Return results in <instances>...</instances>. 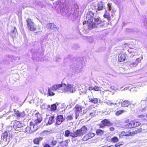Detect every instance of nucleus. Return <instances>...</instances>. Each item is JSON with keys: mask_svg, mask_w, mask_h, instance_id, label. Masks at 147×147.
Returning a JSON list of instances; mask_svg holds the SVG:
<instances>
[{"mask_svg": "<svg viewBox=\"0 0 147 147\" xmlns=\"http://www.w3.org/2000/svg\"><path fill=\"white\" fill-rule=\"evenodd\" d=\"M88 131V129L85 126H83L81 128L77 130L73 134V137H80L83 136Z\"/></svg>", "mask_w": 147, "mask_h": 147, "instance_id": "obj_1", "label": "nucleus"}, {"mask_svg": "<svg viewBox=\"0 0 147 147\" xmlns=\"http://www.w3.org/2000/svg\"><path fill=\"white\" fill-rule=\"evenodd\" d=\"M142 130V129L140 128L131 132L130 131H129L127 132L123 131L121 132L119 136H134L138 133H140L141 132Z\"/></svg>", "mask_w": 147, "mask_h": 147, "instance_id": "obj_2", "label": "nucleus"}, {"mask_svg": "<svg viewBox=\"0 0 147 147\" xmlns=\"http://www.w3.org/2000/svg\"><path fill=\"white\" fill-rule=\"evenodd\" d=\"M65 86V84L61 83L53 86L52 87L53 90H56L59 92H64L63 88Z\"/></svg>", "mask_w": 147, "mask_h": 147, "instance_id": "obj_3", "label": "nucleus"}, {"mask_svg": "<svg viewBox=\"0 0 147 147\" xmlns=\"http://www.w3.org/2000/svg\"><path fill=\"white\" fill-rule=\"evenodd\" d=\"M94 14L92 11H90L87 13L86 19L87 23L88 24L89 26L93 27L94 22H93Z\"/></svg>", "mask_w": 147, "mask_h": 147, "instance_id": "obj_4", "label": "nucleus"}, {"mask_svg": "<svg viewBox=\"0 0 147 147\" xmlns=\"http://www.w3.org/2000/svg\"><path fill=\"white\" fill-rule=\"evenodd\" d=\"M35 116L37 118L33 122H30V125L32 126L33 128L35 126L40 123L42 120V117L38 113H35Z\"/></svg>", "mask_w": 147, "mask_h": 147, "instance_id": "obj_5", "label": "nucleus"}, {"mask_svg": "<svg viewBox=\"0 0 147 147\" xmlns=\"http://www.w3.org/2000/svg\"><path fill=\"white\" fill-rule=\"evenodd\" d=\"M65 86L63 88L64 92H69L71 93L74 92L76 91V86L73 85L68 84L66 85L65 84Z\"/></svg>", "mask_w": 147, "mask_h": 147, "instance_id": "obj_6", "label": "nucleus"}, {"mask_svg": "<svg viewBox=\"0 0 147 147\" xmlns=\"http://www.w3.org/2000/svg\"><path fill=\"white\" fill-rule=\"evenodd\" d=\"M28 28L29 30L32 31H35L36 30V28L34 24L32 22V20L29 19H28L26 20Z\"/></svg>", "mask_w": 147, "mask_h": 147, "instance_id": "obj_7", "label": "nucleus"}, {"mask_svg": "<svg viewBox=\"0 0 147 147\" xmlns=\"http://www.w3.org/2000/svg\"><path fill=\"white\" fill-rule=\"evenodd\" d=\"M83 109V107L80 105H77L76 106L74 109H75L76 119H77V118L79 116V113L82 112Z\"/></svg>", "mask_w": 147, "mask_h": 147, "instance_id": "obj_8", "label": "nucleus"}, {"mask_svg": "<svg viewBox=\"0 0 147 147\" xmlns=\"http://www.w3.org/2000/svg\"><path fill=\"white\" fill-rule=\"evenodd\" d=\"M12 123L13 124V128L17 130H20L19 129H20L21 127V125L19 121H12Z\"/></svg>", "mask_w": 147, "mask_h": 147, "instance_id": "obj_9", "label": "nucleus"}, {"mask_svg": "<svg viewBox=\"0 0 147 147\" xmlns=\"http://www.w3.org/2000/svg\"><path fill=\"white\" fill-rule=\"evenodd\" d=\"M102 125H100V127L103 128L105 126H110L112 125V124L108 120L105 119L102 121Z\"/></svg>", "mask_w": 147, "mask_h": 147, "instance_id": "obj_10", "label": "nucleus"}, {"mask_svg": "<svg viewBox=\"0 0 147 147\" xmlns=\"http://www.w3.org/2000/svg\"><path fill=\"white\" fill-rule=\"evenodd\" d=\"M126 57V54L125 53L120 54L118 57V60L119 62H123L124 61Z\"/></svg>", "mask_w": 147, "mask_h": 147, "instance_id": "obj_11", "label": "nucleus"}, {"mask_svg": "<svg viewBox=\"0 0 147 147\" xmlns=\"http://www.w3.org/2000/svg\"><path fill=\"white\" fill-rule=\"evenodd\" d=\"M64 120L62 115H58L57 117L56 124L57 125H59L61 123L63 122Z\"/></svg>", "mask_w": 147, "mask_h": 147, "instance_id": "obj_12", "label": "nucleus"}, {"mask_svg": "<svg viewBox=\"0 0 147 147\" xmlns=\"http://www.w3.org/2000/svg\"><path fill=\"white\" fill-rule=\"evenodd\" d=\"M47 27L48 29L54 30H55L56 28V26L54 24L52 23L47 24Z\"/></svg>", "mask_w": 147, "mask_h": 147, "instance_id": "obj_13", "label": "nucleus"}, {"mask_svg": "<svg viewBox=\"0 0 147 147\" xmlns=\"http://www.w3.org/2000/svg\"><path fill=\"white\" fill-rule=\"evenodd\" d=\"M74 134V132H71L70 131L67 130H66L65 131V136L66 137H68L70 136L73 138L76 137H73V136H72Z\"/></svg>", "mask_w": 147, "mask_h": 147, "instance_id": "obj_14", "label": "nucleus"}, {"mask_svg": "<svg viewBox=\"0 0 147 147\" xmlns=\"http://www.w3.org/2000/svg\"><path fill=\"white\" fill-rule=\"evenodd\" d=\"M15 114L16 115L17 117H23L24 115V112H20L19 111H15Z\"/></svg>", "mask_w": 147, "mask_h": 147, "instance_id": "obj_15", "label": "nucleus"}, {"mask_svg": "<svg viewBox=\"0 0 147 147\" xmlns=\"http://www.w3.org/2000/svg\"><path fill=\"white\" fill-rule=\"evenodd\" d=\"M134 121H131L128 124L126 125L125 126L126 128H134Z\"/></svg>", "mask_w": 147, "mask_h": 147, "instance_id": "obj_16", "label": "nucleus"}, {"mask_svg": "<svg viewBox=\"0 0 147 147\" xmlns=\"http://www.w3.org/2000/svg\"><path fill=\"white\" fill-rule=\"evenodd\" d=\"M32 125H30V126L27 127L26 128L25 132H27L28 133H30L34 131V129L32 128Z\"/></svg>", "mask_w": 147, "mask_h": 147, "instance_id": "obj_17", "label": "nucleus"}, {"mask_svg": "<svg viewBox=\"0 0 147 147\" xmlns=\"http://www.w3.org/2000/svg\"><path fill=\"white\" fill-rule=\"evenodd\" d=\"M130 102L127 100H125L121 102V106L123 107H127L130 104Z\"/></svg>", "mask_w": 147, "mask_h": 147, "instance_id": "obj_18", "label": "nucleus"}, {"mask_svg": "<svg viewBox=\"0 0 147 147\" xmlns=\"http://www.w3.org/2000/svg\"><path fill=\"white\" fill-rule=\"evenodd\" d=\"M103 3L101 2H99L98 3V7L97 9L98 11L102 10L103 8Z\"/></svg>", "mask_w": 147, "mask_h": 147, "instance_id": "obj_19", "label": "nucleus"}, {"mask_svg": "<svg viewBox=\"0 0 147 147\" xmlns=\"http://www.w3.org/2000/svg\"><path fill=\"white\" fill-rule=\"evenodd\" d=\"M104 17L106 18H107L108 20H111V17L109 13L107 11H105V13L104 15Z\"/></svg>", "mask_w": 147, "mask_h": 147, "instance_id": "obj_20", "label": "nucleus"}, {"mask_svg": "<svg viewBox=\"0 0 147 147\" xmlns=\"http://www.w3.org/2000/svg\"><path fill=\"white\" fill-rule=\"evenodd\" d=\"M54 118L55 116H51L49 118L48 123L49 125H50L53 123L54 121Z\"/></svg>", "mask_w": 147, "mask_h": 147, "instance_id": "obj_21", "label": "nucleus"}, {"mask_svg": "<svg viewBox=\"0 0 147 147\" xmlns=\"http://www.w3.org/2000/svg\"><path fill=\"white\" fill-rule=\"evenodd\" d=\"M42 138L40 137H39L34 139V144H39V141L42 140Z\"/></svg>", "mask_w": 147, "mask_h": 147, "instance_id": "obj_22", "label": "nucleus"}, {"mask_svg": "<svg viewBox=\"0 0 147 147\" xmlns=\"http://www.w3.org/2000/svg\"><path fill=\"white\" fill-rule=\"evenodd\" d=\"M105 103L107 104L109 106H111L112 105H117V103H113L112 101L111 100H107L106 101Z\"/></svg>", "mask_w": 147, "mask_h": 147, "instance_id": "obj_23", "label": "nucleus"}, {"mask_svg": "<svg viewBox=\"0 0 147 147\" xmlns=\"http://www.w3.org/2000/svg\"><path fill=\"white\" fill-rule=\"evenodd\" d=\"M53 90L52 89L51 87L50 88H48V94L50 96H54L55 95V93H54L53 91Z\"/></svg>", "mask_w": 147, "mask_h": 147, "instance_id": "obj_24", "label": "nucleus"}, {"mask_svg": "<svg viewBox=\"0 0 147 147\" xmlns=\"http://www.w3.org/2000/svg\"><path fill=\"white\" fill-rule=\"evenodd\" d=\"M128 52L130 53H137V50L135 49L130 48L128 50Z\"/></svg>", "mask_w": 147, "mask_h": 147, "instance_id": "obj_25", "label": "nucleus"}, {"mask_svg": "<svg viewBox=\"0 0 147 147\" xmlns=\"http://www.w3.org/2000/svg\"><path fill=\"white\" fill-rule=\"evenodd\" d=\"M118 141V138L117 137L115 136L112 138L111 140V142L114 143L117 142Z\"/></svg>", "mask_w": 147, "mask_h": 147, "instance_id": "obj_26", "label": "nucleus"}, {"mask_svg": "<svg viewBox=\"0 0 147 147\" xmlns=\"http://www.w3.org/2000/svg\"><path fill=\"white\" fill-rule=\"evenodd\" d=\"M125 112V111L124 110H121L117 111L115 113V115L116 116H119L121 115L122 113Z\"/></svg>", "mask_w": 147, "mask_h": 147, "instance_id": "obj_27", "label": "nucleus"}, {"mask_svg": "<svg viewBox=\"0 0 147 147\" xmlns=\"http://www.w3.org/2000/svg\"><path fill=\"white\" fill-rule=\"evenodd\" d=\"M89 100H90V101L94 103V104L97 103L98 102V99L96 98H94V99H90L89 98Z\"/></svg>", "mask_w": 147, "mask_h": 147, "instance_id": "obj_28", "label": "nucleus"}, {"mask_svg": "<svg viewBox=\"0 0 147 147\" xmlns=\"http://www.w3.org/2000/svg\"><path fill=\"white\" fill-rule=\"evenodd\" d=\"M96 134L98 135H102L104 133V131L100 129H98L96 131Z\"/></svg>", "mask_w": 147, "mask_h": 147, "instance_id": "obj_29", "label": "nucleus"}, {"mask_svg": "<svg viewBox=\"0 0 147 147\" xmlns=\"http://www.w3.org/2000/svg\"><path fill=\"white\" fill-rule=\"evenodd\" d=\"M89 139V135L87 134L84 136L82 140L84 141H86Z\"/></svg>", "mask_w": 147, "mask_h": 147, "instance_id": "obj_30", "label": "nucleus"}, {"mask_svg": "<svg viewBox=\"0 0 147 147\" xmlns=\"http://www.w3.org/2000/svg\"><path fill=\"white\" fill-rule=\"evenodd\" d=\"M134 127L138 126L141 124V123L140 122L135 121H134Z\"/></svg>", "mask_w": 147, "mask_h": 147, "instance_id": "obj_31", "label": "nucleus"}, {"mask_svg": "<svg viewBox=\"0 0 147 147\" xmlns=\"http://www.w3.org/2000/svg\"><path fill=\"white\" fill-rule=\"evenodd\" d=\"M130 66L131 67H134L136 66L138 64L137 63L135 62H134L132 63H131L130 64H129Z\"/></svg>", "mask_w": 147, "mask_h": 147, "instance_id": "obj_32", "label": "nucleus"}, {"mask_svg": "<svg viewBox=\"0 0 147 147\" xmlns=\"http://www.w3.org/2000/svg\"><path fill=\"white\" fill-rule=\"evenodd\" d=\"M123 144V142H121L116 144L115 145V147H120Z\"/></svg>", "mask_w": 147, "mask_h": 147, "instance_id": "obj_33", "label": "nucleus"}, {"mask_svg": "<svg viewBox=\"0 0 147 147\" xmlns=\"http://www.w3.org/2000/svg\"><path fill=\"white\" fill-rule=\"evenodd\" d=\"M89 135V138L90 139L94 137L95 136V134L94 133H89L87 134Z\"/></svg>", "mask_w": 147, "mask_h": 147, "instance_id": "obj_34", "label": "nucleus"}, {"mask_svg": "<svg viewBox=\"0 0 147 147\" xmlns=\"http://www.w3.org/2000/svg\"><path fill=\"white\" fill-rule=\"evenodd\" d=\"M56 108V105L54 104L51 105V109L52 111H55Z\"/></svg>", "mask_w": 147, "mask_h": 147, "instance_id": "obj_35", "label": "nucleus"}, {"mask_svg": "<svg viewBox=\"0 0 147 147\" xmlns=\"http://www.w3.org/2000/svg\"><path fill=\"white\" fill-rule=\"evenodd\" d=\"M101 88L100 87L97 86H95L94 87V89L95 91H99L100 90Z\"/></svg>", "mask_w": 147, "mask_h": 147, "instance_id": "obj_36", "label": "nucleus"}, {"mask_svg": "<svg viewBox=\"0 0 147 147\" xmlns=\"http://www.w3.org/2000/svg\"><path fill=\"white\" fill-rule=\"evenodd\" d=\"M94 21L95 22H94L93 24H98L99 23V19L98 18H95L94 19Z\"/></svg>", "mask_w": 147, "mask_h": 147, "instance_id": "obj_37", "label": "nucleus"}, {"mask_svg": "<svg viewBox=\"0 0 147 147\" xmlns=\"http://www.w3.org/2000/svg\"><path fill=\"white\" fill-rule=\"evenodd\" d=\"M8 137V135L7 133H5L3 135V137L4 139H5V140L7 141H8L7 140V138Z\"/></svg>", "mask_w": 147, "mask_h": 147, "instance_id": "obj_38", "label": "nucleus"}, {"mask_svg": "<svg viewBox=\"0 0 147 147\" xmlns=\"http://www.w3.org/2000/svg\"><path fill=\"white\" fill-rule=\"evenodd\" d=\"M73 119V117L71 115L68 116L67 117V121L71 120Z\"/></svg>", "mask_w": 147, "mask_h": 147, "instance_id": "obj_39", "label": "nucleus"}, {"mask_svg": "<svg viewBox=\"0 0 147 147\" xmlns=\"http://www.w3.org/2000/svg\"><path fill=\"white\" fill-rule=\"evenodd\" d=\"M57 142L55 140H53L51 142V145L53 146H55L57 144Z\"/></svg>", "mask_w": 147, "mask_h": 147, "instance_id": "obj_40", "label": "nucleus"}, {"mask_svg": "<svg viewBox=\"0 0 147 147\" xmlns=\"http://www.w3.org/2000/svg\"><path fill=\"white\" fill-rule=\"evenodd\" d=\"M108 7L109 11H110L111 9V3H108Z\"/></svg>", "mask_w": 147, "mask_h": 147, "instance_id": "obj_41", "label": "nucleus"}, {"mask_svg": "<svg viewBox=\"0 0 147 147\" xmlns=\"http://www.w3.org/2000/svg\"><path fill=\"white\" fill-rule=\"evenodd\" d=\"M141 60V59L140 58H138L136 59L135 62L137 63V64L138 65V63L140 62Z\"/></svg>", "mask_w": 147, "mask_h": 147, "instance_id": "obj_42", "label": "nucleus"}, {"mask_svg": "<svg viewBox=\"0 0 147 147\" xmlns=\"http://www.w3.org/2000/svg\"><path fill=\"white\" fill-rule=\"evenodd\" d=\"M17 32V30L16 27L14 28V30L13 31V33L16 34Z\"/></svg>", "mask_w": 147, "mask_h": 147, "instance_id": "obj_43", "label": "nucleus"}, {"mask_svg": "<svg viewBox=\"0 0 147 147\" xmlns=\"http://www.w3.org/2000/svg\"><path fill=\"white\" fill-rule=\"evenodd\" d=\"M63 11V10H61L60 9H57V12L59 13H61Z\"/></svg>", "mask_w": 147, "mask_h": 147, "instance_id": "obj_44", "label": "nucleus"}, {"mask_svg": "<svg viewBox=\"0 0 147 147\" xmlns=\"http://www.w3.org/2000/svg\"><path fill=\"white\" fill-rule=\"evenodd\" d=\"M94 87H92V86H90L89 87L88 89L90 90H94Z\"/></svg>", "mask_w": 147, "mask_h": 147, "instance_id": "obj_45", "label": "nucleus"}, {"mask_svg": "<svg viewBox=\"0 0 147 147\" xmlns=\"http://www.w3.org/2000/svg\"><path fill=\"white\" fill-rule=\"evenodd\" d=\"M49 131H44L42 132V134H47L49 133Z\"/></svg>", "mask_w": 147, "mask_h": 147, "instance_id": "obj_46", "label": "nucleus"}, {"mask_svg": "<svg viewBox=\"0 0 147 147\" xmlns=\"http://www.w3.org/2000/svg\"><path fill=\"white\" fill-rule=\"evenodd\" d=\"M87 111V110L86 109L83 110V112L82 113H81V114H84L85 113H86Z\"/></svg>", "mask_w": 147, "mask_h": 147, "instance_id": "obj_47", "label": "nucleus"}, {"mask_svg": "<svg viewBox=\"0 0 147 147\" xmlns=\"http://www.w3.org/2000/svg\"><path fill=\"white\" fill-rule=\"evenodd\" d=\"M110 131H113L115 129L114 127H111L110 128Z\"/></svg>", "mask_w": 147, "mask_h": 147, "instance_id": "obj_48", "label": "nucleus"}, {"mask_svg": "<svg viewBox=\"0 0 147 147\" xmlns=\"http://www.w3.org/2000/svg\"><path fill=\"white\" fill-rule=\"evenodd\" d=\"M44 147H51L49 145L46 144L45 145Z\"/></svg>", "mask_w": 147, "mask_h": 147, "instance_id": "obj_49", "label": "nucleus"}, {"mask_svg": "<svg viewBox=\"0 0 147 147\" xmlns=\"http://www.w3.org/2000/svg\"><path fill=\"white\" fill-rule=\"evenodd\" d=\"M94 114H93V113H91L90 114V116H91V117H92L93 115H94Z\"/></svg>", "mask_w": 147, "mask_h": 147, "instance_id": "obj_50", "label": "nucleus"}, {"mask_svg": "<svg viewBox=\"0 0 147 147\" xmlns=\"http://www.w3.org/2000/svg\"><path fill=\"white\" fill-rule=\"evenodd\" d=\"M139 117H144V116L143 115H141L139 116Z\"/></svg>", "mask_w": 147, "mask_h": 147, "instance_id": "obj_51", "label": "nucleus"}, {"mask_svg": "<svg viewBox=\"0 0 147 147\" xmlns=\"http://www.w3.org/2000/svg\"><path fill=\"white\" fill-rule=\"evenodd\" d=\"M31 127H32V128L33 129H34V131L36 130L37 129V128H34H34H33V127L32 126H31Z\"/></svg>", "mask_w": 147, "mask_h": 147, "instance_id": "obj_52", "label": "nucleus"}, {"mask_svg": "<svg viewBox=\"0 0 147 147\" xmlns=\"http://www.w3.org/2000/svg\"><path fill=\"white\" fill-rule=\"evenodd\" d=\"M134 55H135L134 54H132L131 55V57H133Z\"/></svg>", "mask_w": 147, "mask_h": 147, "instance_id": "obj_53", "label": "nucleus"}, {"mask_svg": "<svg viewBox=\"0 0 147 147\" xmlns=\"http://www.w3.org/2000/svg\"><path fill=\"white\" fill-rule=\"evenodd\" d=\"M120 104V102H119V104Z\"/></svg>", "mask_w": 147, "mask_h": 147, "instance_id": "obj_54", "label": "nucleus"}, {"mask_svg": "<svg viewBox=\"0 0 147 147\" xmlns=\"http://www.w3.org/2000/svg\"><path fill=\"white\" fill-rule=\"evenodd\" d=\"M51 1H54V0H51Z\"/></svg>", "mask_w": 147, "mask_h": 147, "instance_id": "obj_55", "label": "nucleus"}]
</instances>
